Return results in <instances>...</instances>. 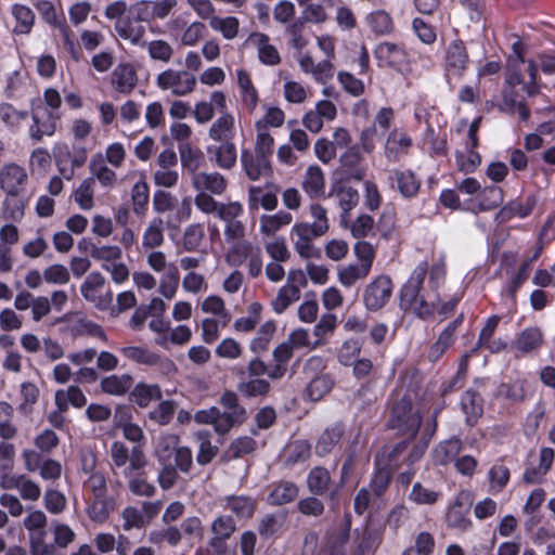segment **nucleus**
<instances>
[{
    "mask_svg": "<svg viewBox=\"0 0 555 555\" xmlns=\"http://www.w3.org/2000/svg\"><path fill=\"white\" fill-rule=\"evenodd\" d=\"M525 72L528 80L525 79L520 65L512 64L506 70V78L502 90V103L500 108L507 114L517 113L522 121H527L530 117V109L522 102L516 99L518 90L525 92L528 96H533L539 92L538 64L534 60H528Z\"/></svg>",
    "mask_w": 555,
    "mask_h": 555,
    "instance_id": "1",
    "label": "nucleus"
},
{
    "mask_svg": "<svg viewBox=\"0 0 555 555\" xmlns=\"http://www.w3.org/2000/svg\"><path fill=\"white\" fill-rule=\"evenodd\" d=\"M427 273L428 263L426 261L420 262L403 285L400 296L401 309L424 320L434 314L437 304L440 301L435 299L431 291H427L424 295L420 294Z\"/></svg>",
    "mask_w": 555,
    "mask_h": 555,
    "instance_id": "2",
    "label": "nucleus"
},
{
    "mask_svg": "<svg viewBox=\"0 0 555 555\" xmlns=\"http://www.w3.org/2000/svg\"><path fill=\"white\" fill-rule=\"evenodd\" d=\"M422 423L418 411L412 406L408 395L396 393L391 399L389 427L408 438H415Z\"/></svg>",
    "mask_w": 555,
    "mask_h": 555,
    "instance_id": "3",
    "label": "nucleus"
},
{
    "mask_svg": "<svg viewBox=\"0 0 555 555\" xmlns=\"http://www.w3.org/2000/svg\"><path fill=\"white\" fill-rule=\"evenodd\" d=\"M149 267L156 273H162L158 292L166 299H172L179 286L178 267L167 260L162 250H153L146 257Z\"/></svg>",
    "mask_w": 555,
    "mask_h": 555,
    "instance_id": "4",
    "label": "nucleus"
},
{
    "mask_svg": "<svg viewBox=\"0 0 555 555\" xmlns=\"http://www.w3.org/2000/svg\"><path fill=\"white\" fill-rule=\"evenodd\" d=\"M118 351L126 360L138 365L155 367L163 375H170L176 371V365L170 359L145 346H124Z\"/></svg>",
    "mask_w": 555,
    "mask_h": 555,
    "instance_id": "5",
    "label": "nucleus"
},
{
    "mask_svg": "<svg viewBox=\"0 0 555 555\" xmlns=\"http://www.w3.org/2000/svg\"><path fill=\"white\" fill-rule=\"evenodd\" d=\"M109 456L113 469H120L122 476H130L131 473L141 472L147 464L144 452L138 448H128L120 441H114L109 448Z\"/></svg>",
    "mask_w": 555,
    "mask_h": 555,
    "instance_id": "6",
    "label": "nucleus"
},
{
    "mask_svg": "<svg viewBox=\"0 0 555 555\" xmlns=\"http://www.w3.org/2000/svg\"><path fill=\"white\" fill-rule=\"evenodd\" d=\"M196 83V77L186 69L167 68L156 77V86L162 91H169L175 96L189 95L194 91Z\"/></svg>",
    "mask_w": 555,
    "mask_h": 555,
    "instance_id": "7",
    "label": "nucleus"
},
{
    "mask_svg": "<svg viewBox=\"0 0 555 555\" xmlns=\"http://www.w3.org/2000/svg\"><path fill=\"white\" fill-rule=\"evenodd\" d=\"M54 159L60 173L66 179L72 180L75 170L83 166L88 157V151L81 145L60 143L53 147Z\"/></svg>",
    "mask_w": 555,
    "mask_h": 555,
    "instance_id": "8",
    "label": "nucleus"
},
{
    "mask_svg": "<svg viewBox=\"0 0 555 555\" xmlns=\"http://www.w3.org/2000/svg\"><path fill=\"white\" fill-rule=\"evenodd\" d=\"M105 283V278L100 272L93 271L87 275L80 286L81 296L100 311L108 310L113 302V292L111 289L101 294Z\"/></svg>",
    "mask_w": 555,
    "mask_h": 555,
    "instance_id": "9",
    "label": "nucleus"
},
{
    "mask_svg": "<svg viewBox=\"0 0 555 555\" xmlns=\"http://www.w3.org/2000/svg\"><path fill=\"white\" fill-rule=\"evenodd\" d=\"M392 282L387 275H379L370 282L363 291V304L369 311H378L389 301Z\"/></svg>",
    "mask_w": 555,
    "mask_h": 555,
    "instance_id": "10",
    "label": "nucleus"
},
{
    "mask_svg": "<svg viewBox=\"0 0 555 555\" xmlns=\"http://www.w3.org/2000/svg\"><path fill=\"white\" fill-rule=\"evenodd\" d=\"M28 181V175L24 167L9 163L0 168V189L8 195L17 197L21 195Z\"/></svg>",
    "mask_w": 555,
    "mask_h": 555,
    "instance_id": "11",
    "label": "nucleus"
},
{
    "mask_svg": "<svg viewBox=\"0 0 555 555\" xmlns=\"http://www.w3.org/2000/svg\"><path fill=\"white\" fill-rule=\"evenodd\" d=\"M60 117L47 108H35L31 113L33 122L28 134L35 142H40L43 137H52L56 131V120Z\"/></svg>",
    "mask_w": 555,
    "mask_h": 555,
    "instance_id": "12",
    "label": "nucleus"
},
{
    "mask_svg": "<svg viewBox=\"0 0 555 555\" xmlns=\"http://www.w3.org/2000/svg\"><path fill=\"white\" fill-rule=\"evenodd\" d=\"M34 7L47 24L61 30L66 48L70 51L73 57L78 60V53L69 38V28L59 20L54 4L49 0H36Z\"/></svg>",
    "mask_w": 555,
    "mask_h": 555,
    "instance_id": "13",
    "label": "nucleus"
},
{
    "mask_svg": "<svg viewBox=\"0 0 555 555\" xmlns=\"http://www.w3.org/2000/svg\"><path fill=\"white\" fill-rule=\"evenodd\" d=\"M246 44L257 51L258 60L266 66H275L281 63V55L278 49L270 43V37L267 34L255 31L247 39Z\"/></svg>",
    "mask_w": 555,
    "mask_h": 555,
    "instance_id": "14",
    "label": "nucleus"
},
{
    "mask_svg": "<svg viewBox=\"0 0 555 555\" xmlns=\"http://www.w3.org/2000/svg\"><path fill=\"white\" fill-rule=\"evenodd\" d=\"M90 177L93 181H98L103 189L112 190L116 186L118 178L117 173L105 164L102 153L94 154L89 162Z\"/></svg>",
    "mask_w": 555,
    "mask_h": 555,
    "instance_id": "15",
    "label": "nucleus"
},
{
    "mask_svg": "<svg viewBox=\"0 0 555 555\" xmlns=\"http://www.w3.org/2000/svg\"><path fill=\"white\" fill-rule=\"evenodd\" d=\"M212 538L209 541V545L221 555V551L224 546V541L231 538L236 531V525L234 519L229 515H219L211 522Z\"/></svg>",
    "mask_w": 555,
    "mask_h": 555,
    "instance_id": "16",
    "label": "nucleus"
},
{
    "mask_svg": "<svg viewBox=\"0 0 555 555\" xmlns=\"http://www.w3.org/2000/svg\"><path fill=\"white\" fill-rule=\"evenodd\" d=\"M241 163L246 176L253 181L259 180L270 172L269 158L256 152L253 153L250 150H242Z\"/></svg>",
    "mask_w": 555,
    "mask_h": 555,
    "instance_id": "17",
    "label": "nucleus"
},
{
    "mask_svg": "<svg viewBox=\"0 0 555 555\" xmlns=\"http://www.w3.org/2000/svg\"><path fill=\"white\" fill-rule=\"evenodd\" d=\"M209 159L221 169H232L236 165L237 151L232 141H222L207 147Z\"/></svg>",
    "mask_w": 555,
    "mask_h": 555,
    "instance_id": "18",
    "label": "nucleus"
},
{
    "mask_svg": "<svg viewBox=\"0 0 555 555\" xmlns=\"http://www.w3.org/2000/svg\"><path fill=\"white\" fill-rule=\"evenodd\" d=\"M463 493H460L454 503L449 507L446 516L447 526L460 533H464L473 527L468 518V511L463 504Z\"/></svg>",
    "mask_w": 555,
    "mask_h": 555,
    "instance_id": "19",
    "label": "nucleus"
},
{
    "mask_svg": "<svg viewBox=\"0 0 555 555\" xmlns=\"http://www.w3.org/2000/svg\"><path fill=\"white\" fill-rule=\"evenodd\" d=\"M192 185L198 192L221 195L227 189V181L219 172H197L192 176Z\"/></svg>",
    "mask_w": 555,
    "mask_h": 555,
    "instance_id": "20",
    "label": "nucleus"
},
{
    "mask_svg": "<svg viewBox=\"0 0 555 555\" xmlns=\"http://www.w3.org/2000/svg\"><path fill=\"white\" fill-rule=\"evenodd\" d=\"M331 195L336 198L337 204L340 208L341 227H347V219L350 215V211L359 203L358 191L351 186L340 184L332 190Z\"/></svg>",
    "mask_w": 555,
    "mask_h": 555,
    "instance_id": "21",
    "label": "nucleus"
},
{
    "mask_svg": "<svg viewBox=\"0 0 555 555\" xmlns=\"http://www.w3.org/2000/svg\"><path fill=\"white\" fill-rule=\"evenodd\" d=\"M412 146L411 137L403 130L393 129L389 132L385 143V157L389 162H398L402 153Z\"/></svg>",
    "mask_w": 555,
    "mask_h": 555,
    "instance_id": "22",
    "label": "nucleus"
},
{
    "mask_svg": "<svg viewBox=\"0 0 555 555\" xmlns=\"http://www.w3.org/2000/svg\"><path fill=\"white\" fill-rule=\"evenodd\" d=\"M10 13L14 20L12 31L15 35H29L36 22V15L31 8L22 3H13Z\"/></svg>",
    "mask_w": 555,
    "mask_h": 555,
    "instance_id": "23",
    "label": "nucleus"
},
{
    "mask_svg": "<svg viewBox=\"0 0 555 555\" xmlns=\"http://www.w3.org/2000/svg\"><path fill=\"white\" fill-rule=\"evenodd\" d=\"M135 69L130 64H119L112 73V85L116 91L129 94L137 86Z\"/></svg>",
    "mask_w": 555,
    "mask_h": 555,
    "instance_id": "24",
    "label": "nucleus"
},
{
    "mask_svg": "<svg viewBox=\"0 0 555 555\" xmlns=\"http://www.w3.org/2000/svg\"><path fill=\"white\" fill-rule=\"evenodd\" d=\"M389 179L392 184L396 183L397 190L404 198H412L416 196L420 191L421 181L411 170H393Z\"/></svg>",
    "mask_w": 555,
    "mask_h": 555,
    "instance_id": "25",
    "label": "nucleus"
},
{
    "mask_svg": "<svg viewBox=\"0 0 555 555\" xmlns=\"http://www.w3.org/2000/svg\"><path fill=\"white\" fill-rule=\"evenodd\" d=\"M375 56L382 67H397L405 62L404 50L391 42L379 43L375 49Z\"/></svg>",
    "mask_w": 555,
    "mask_h": 555,
    "instance_id": "26",
    "label": "nucleus"
},
{
    "mask_svg": "<svg viewBox=\"0 0 555 555\" xmlns=\"http://www.w3.org/2000/svg\"><path fill=\"white\" fill-rule=\"evenodd\" d=\"M235 134V119L232 114L224 112L210 125L208 137L216 142L232 141Z\"/></svg>",
    "mask_w": 555,
    "mask_h": 555,
    "instance_id": "27",
    "label": "nucleus"
},
{
    "mask_svg": "<svg viewBox=\"0 0 555 555\" xmlns=\"http://www.w3.org/2000/svg\"><path fill=\"white\" fill-rule=\"evenodd\" d=\"M228 243L230 247L225 253L224 260L232 268H240L258 247L245 238Z\"/></svg>",
    "mask_w": 555,
    "mask_h": 555,
    "instance_id": "28",
    "label": "nucleus"
},
{
    "mask_svg": "<svg viewBox=\"0 0 555 555\" xmlns=\"http://www.w3.org/2000/svg\"><path fill=\"white\" fill-rule=\"evenodd\" d=\"M301 186L311 198L322 196L325 190L323 170L317 165H310L302 177Z\"/></svg>",
    "mask_w": 555,
    "mask_h": 555,
    "instance_id": "29",
    "label": "nucleus"
},
{
    "mask_svg": "<svg viewBox=\"0 0 555 555\" xmlns=\"http://www.w3.org/2000/svg\"><path fill=\"white\" fill-rule=\"evenodd\" d=\"M137 23L134 18L131 20L127 17L122 21L115 22L114 29L119 38L128 41L132 46H140L143 44L145 28Z\"/></svg>",
    "mask_w": 555,
    "mask_h": 555,
    "instance_id": "30",
    "label": "nucleus"
},
{
    "mask_svg": "<svg viewBox=\"0 0 555 555\" xmlns=\"http://www.w3.org/2000/svg\"><path fill=\"white\" fill-rule=\"evenodd\" d=\"M236 75L242 102L249 113H254L259 101L258 92L246 70L238 69Z\"/></svg>",
    "mask_w": 555,
    "mask_h": 555,
    "instance_id": "31",
    "label": "nucleus"
},
{
    "mask_svg": "<svg viewBox=\"0 0 555 555\" xmlns=\"http://www.w3.org/2000/svg\"><path fill=\"white\" fill-rule=\"evenodd\" d=\"M54 401L56 408L61 411H67L69 405L78 409L85 406L87 403V397L79 387L69 386L67 389L56 390Z\"/></svg>",
    "mask_w": 555,
    "mask_h": 555,
    "instance_id": "32",
    "label": "nucleus"
},
{
    "mask_svg": "<svg viewBox=\"0 0 555 555\" xmlns=\"http://www.w3.org/2000/svg\"><path fill=\"white\" fill-rule=\"evenodd\" d=\"M468 63V54L464 43L460 40L452 41L446 53V67L448 70H453L460 74L466 68Z\"/></svg>",
    "mask_w": 555,
    "mask_h": 555,
    "instance_id": "33",
    "label": "nucleus"
},
{
    "mask_svg": "<svg viewBox=\"0 0 555 555\" xmlns=\"http://www.w3.org/2000/svg\"><path fill=\"white\" fill-rule=\"evenodd\" d=\"M162 398V390L157 384L138 383L130 392V400L140 408H146L152 401Z\"/></svg>",
    "mask_w": 555,
    "mask_h": 555,
    "instance_id": "34",
    "label": "nucleus"
},
{
    "mask_svg": "<svg viewBox=\"0 0 555 555\" xmlns=\"http://www.w3.org/2000/svg\"><path fill=\"white\" fill-rule=\"evenodd\" d=\"M462 450V441L459 438H451L440 442L433 451V460L437 465H447L455 462V457Z\"/></svg>",
    "mask_w": 555,
    "mask_h": 555,
    "instance_id": "35",
    "label": "nucleus"
},
{
    "mask_svg": "<svg viewBox=\"0 0 555 555\" xmlns=\"http://www.w3.org/2000/svg\"><path fill=\"white\" fill-rule=\"evenodd\" d=\"M164 241V220L160 217H155L149 222L142 234V248H158L163 245Z\"/></svg>",
    "mask_w": 555,
    "mask_h": 555,
    "instance_id": "36",
    "label": "nucleus"
},
{
    "mask_svg": "<svg viewBox=\"0 0 555 555\" xmlns=\"http://www.w3.org/2000/svg\"><path fill=\"white\" fill-rule=\"evenodd\" d=\"M344 435V427L340 424H335L326 428L320 436L317 444L315 452L320 456H324L332 452L339 443Z\"/></svg>",
    "mask_w": 555,
    "mask_h": 555,
    "instance_id": "37",
    "label": "nucleus"
},
{
    "mask_svg": "<svg viewBox=\"0 0 555 555\" xmlns=\"http://www.w3.org/2000/svg\"><path fill=\"white\" fill-rule=\"evenodd\" d=\"M223 507L231 511L237 518H249L253 516L256 503L245 495H230L224 499Z\"/></svg>",
    "mask_w": 555,
    "mask_h": 555,
    "instance_id": "38",
    "label": "nucleus"
},
{
    "mask_svg": "<svg viewBox=\"0 0 555 555\" xmlns=\"http://www.w3.org/2000/svg\"><path fill=\"white\" fill-rule=\"evenodd\" d=\"M90 256L98 262L101 263V268L104 270L105 266H109L122 257V250L117 245H95L90 244L89 247Z\"/></svg>",
    "mask_w": 555,
    "mask_h": 555,
    "instance_id": "39",
    "label": "nucleus"
},
{
    "mask_svg": "<svg viewBox=\"0 0 555 555\" xmlns=\"http://www.w3.org/2000/svg\"><path fill=\"white\" fill-rule=\"evenodd\" d=\"M95 183L93 179L86 178L73 192L74 202L82 210H91L94 207Z\"/></svg>",
    "mask_w": 555,
    "mask_h": 555,
    "instance_id": "40",
    "label": "nucleus"
},
{
    "mask_svg": "<svg viewBox=\"0 0 555 555\" xmlns=\"http://www.w3.org/2000/svg\"><path fill=\"white\" fill-rule=\"evenodd\" d=\"M132 382V376L129 374H113L101 380V389L112 396H122L131 388Z\"/></svg>",
    "mask_w": 555,
    "mask_h": 555,
    "instance_id": "41",
    "label": "nucleus"
},
{
    "mask_svg": "<svg viewBox=\"0 0 555 555\" xmlns=\"http://www.w3.org/2000/svg\"><path fill=\"white\" fill-rule=\"evenodd\" d=\"M461 408L466 416V423L474 425L482 414V400L476 391L467 390L462 396Z\"/></svg>",
    "mask_w": 555,
    "mask_h": 555,
    "instance_id": "42",
    "label": "nucleus"
},
{
    "mask_svg": "<svg viewBox=\"0 0 555 555\" xmlns=\"http://www.w3.org/2000/svg\"><path fill=\"white\" fill-rule=\"evenodd\" d=\"M534 204L535 201L532 197H527L524 202L512 201L499 211L496 218L502 221L509 220L515 216L526 218L531 214Z\"/></svg>",
    "mask_w": 555,
    "mask_h": 555,
    "instance_id": "43",
    "label": "nucleus"
},
{
    "mask_svg": "<svg viewBox=\"0 0 555 555\" xmlns=\"http://www.w3.org/2000/svg\"><path fill=\"white\" fill-rule=\"evenodd\" d=\"M113 509V499L108 498L107 495L93 496L88 506L87 513L92 521L102 524L108 518Z\"/></svg>",
    "mask_w": 555,
    "mask_h": 555,
    "instance_id": "44",
    "label": "nucleus"
},
{
    "mask_svg": "<svg viewBox=\"0 0 555 555\" xmlns=\"http://www.w3.org/2000/svg\"><path fill=\"white\" fill-rule=\"evenodd\" d=\"M180 160L182 167L192 173H197L204 162V154L201 150L192 147L189 143L179 145Z\"/></svg>",
    "mask_w": 555,
    "mask_h": 555,
    "instance_id": "45",
    "label": "nucleus"
},
{
    "mask_svg": "<svg viewBox=\"0 0 555 555\" xmlns=\"http://www.w3.org/2000/svg\"><path fill=\"white\" fill-rule=\"evenodd\" d=\"M543 344V335L538 327L525 328L516 340V349L521 353L532 352Z\"/></svg>",
    "mask_w": 555,
    "mask_h": 555,
    "instance_id": "46",
    "label": "nucleus"
},
{
    "mask_svg": "<svg viewBox=\"0 0 555 555\" xmlns=\"http://www.w3.org/2000/svg\"><path fill=\"white\" fill-rule=\"evenodd\" d=\"M293 217L289 212L279 211L274 215H263L260 217V232L264 235H273L283 227L289 224Z\"/></svg>",
    "mask_w": 555,
    "mask_h": 555,
    "instance_id": "47",
    "label": "nucleus"
},
{
    "mask_svg": "<svg viewBox=\"0 0 555 555\" xmlns=\"http://www.w3.org/2000/svg\"><path fill=\"white\" fill-rule=\"evenodd\" d=\"M209 26L212 30L219 31L227 40L234 39L240 29V21L235 16L220 17L214 14L209 20Z\"/></svg>",
    "mask_w": 555,
    "mask_h": 555,
    "instance_id": "48",
    "label": "nucleus"
},
{
    "mask_svg": "<svg viewBox=\"0 0 555 555\" xmlns=\"http://www.w3.org/2000/svg\"><path fill=\"white\" fill-rule=\"evenodd\" d=\"M297 495L298 488L296 485L289 481H283L274 486L268 495V501L272 505H283L295 500Z\"/></svg>",
    "mask_w": 555,
    "mask_h": 555,
    "instance_id": "49",
    "label": "nucleus"
},
{
    "mask_svg": "<svg viewBox=\"0 0 555 555\" xmlns=\"http://www.w3.org/2000/svg\"><path fill=\"white\" fill-rule=\"evenodd\" d=\"M337 325V317L334 313H324L313 328L312 349L322 346L326 341V336L332 334Z\"/></svg>",
    "mask_w": 555,
    "mask_h": 555,
    "instance_id": "50",
    "label": "nucleus"
},
{
    "mask_svg": "<svg viewBox=\"0 0 555 555\" xmlns=\"http://www.w3.org/2000/svg\"><path fill=\"white\" fill-rule=\"evenodd\" d=\"M237 388L246 397H257L266 395L269 391L270 385L262 378H247L245 371H242Z\"/></svg>",
    "mask_w": 555,
    "mask_h": 555,
    "instance_id": "51",
    "label": "nucleus"
},
{
    "mask_svg": "<svg viewBox=\"0 0 555 555\" xmlns=\"http://www.w3.org/2000/svg\"><path fill=\"white\" fill-rule=\"evenodd\" d=\"M299 298L300 291L293 284H285L279 289L275 299L272 301V307L276 313H282Z\"/></svg>",
    "mask_w": 555,
    "mask_h": 555,
    "instance_id": "52",
    "label": "nucleus"
},
{
    "mask_svg": "<svg viewBox=\"0 0 555 555\" xmlns=\"http://www.w3.org/2000/svg\"><path fill=\"white\" fill-rule=\"evenodd\" d=\"M370 274L366 268L358 263L339 267L337 278L339 283L345 287H350L360 280H364Z\"/></svg>",
    "mask_w": 555,
    "mask_h": 555,
    "instance_id": "53",
    "label": "nucleus"
},
{
    "mask_svg": "<svg viewBox=\"0 0 555 555\" xmlns=\"http://www.w3.org/2000/svg\"><path fill=\"white\" fill-rule=\"evenodd\" d=\"M147 50L149 56L154 61L168 63L173 55V48L166 40L155 39L140 44Z\"/></svg>",
    "mask_w": 555,
    "mask_h": 555,
    "instance_id": "54",
    "label": "nucleus"
},
{
    "mask_svg": "<svg viewBox=\"0 0 555 555\" xmlns=\"http://www.w3.org/2000/svg\"><path fill=\"white\" fill-rule=\"evenodd\" d=\"M27 118V111H18L10 103L0 104V119L10 129L17 130Z\"/></svg>",
    "mask_w": 555,
    "mask_h": 555,
    "instance_id": "55",
    "label": "nucleus"
},
{
    "mask_svg": "<svg viewBox=\"0 0 555 555\" xmlns=\"http://www.w3.org/2000/svg\"><path fill=\"white\" fill-rule=\"evenodd\" d=\"M248 204L251 209L260 205L266 210H273L278 205V197L271 192L263 193L259 186H250L248 190Z\"/></svg>",
    "mask_w": 555,
    "mask_h": 555,
    "instance_id": "56",
    "label": "nucleus"
},
{
    "mask_svg": "<svg viewBox=\"0 0 555 555\" xmlns=\"http://www.w3.org/2000/svg\"><path fill=\"white\" fill-rule=\"evenodd\" d=\"M333 387V380L328 375L314 377L307 386L305 397L310 401H318Z\"/></svg>",
    "mask_w": 555,
    "mask_h": 555,
    "instance_id": "57",
    "label": "nucleus"
},
{
    "mask_svg": "<svg viewBox=\"0 0 555 555\" xmlns=\"http://www.w3.org/2000/svg\"><path fill=\"white\" fill-rule=\"evenodd\" d=\"M132 208L134 214L143 215L150 198V188L144 179L135 182L131 190Z\"/></svg>",
    "mask_w": 555,
    "mask_h": 555,
    "instance_id": "58",
    "label": "nucleus"
},
{
    "mask_svg": "<svg viewBox=\"0 0 555 555\" xmlns=\"http://www.w3.org/2000/svg\"><path fill=\"white\" fill-rule=\"evenodd\" d=\"M124 477L128 480L129 491L134 495L151 498L156 493V487L143 478L140 472Z\"/></svg>",
    "mask_w": 555,
    "mask_h": 555,
    "instance_id": "59",
    "label": "nucleus"
},
{
    "mask_svg": "<svg viewBox=\"0 0 555 555\" xmlns=\"http://www.w3.org/2000/svg\"><path fill=\"white\" fill-rule=\"evenodd\" d=\"M311 447L306 440L289 442L284 449V459L288 464L306 461L310 456Z\"/></svg>",
    "mask_w": 555,
    "mask_h": 555,
    "instance_id": "60",
    "label": "nucleus"
},
{
    "mask_svg": "<svg viewBox=\"0 0 555 555\" xmlns=\"http://www.w3.org/2000/svg\"><path fill=\"white\" fill-rule=\"evenodd\" d=\"M331 481L330 473L323 467H314L308 475V488L314 494H324Z\"/></svg>",
    "mask_w": 555,
    "mask_h": 555,
    "instance_id": "61",
    "label": "nucleus"
},
{
    "mask_svg": "<svg viewBox=\"0 0 555 555\" xmlns=\"http://www.w3.org/2000/svg\"><path fill=\"white\" fill-rule=\"evenodd\" d=\"M205 235L204 227L199 223L189 224L182 235V246L185 251H195L202 244Z\"/></svg>",
    "mask_w": 555,
    "mask_h": 555,
    "instance_id": "62",
    "label": "nucleus"
},
{
    "mask_svg": "<svg viewBox=\"0 0 555 555\" xmlns=\"http://www.w3.org/2000/svg\"><path fill=\"white\" fill-rule=\"evenodd\" d=\"M503 202V191L498 186H489L478 196V210H491L500 206Z\"/></svg>",
    "mask_w": 555,
    "mask_h": 555,
    "instance_id": "63",
    "label": "nucleus"
},
{
    "mask_svg": "<svg viewBox=\"0 0 555 555\" xmlns=\"http://www.w3.org/2000/svg\"><path fill=\"white\" fill-rule=\"evenodd\" d=\"M47 537V530L28 534L31 555H55V545Z\"/></svg>",
    "mask_w": 555,
    "mask_h": 555,
    "instance_id": "64",
    "label": "nucleus"
}]
</instances>
